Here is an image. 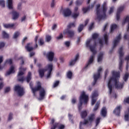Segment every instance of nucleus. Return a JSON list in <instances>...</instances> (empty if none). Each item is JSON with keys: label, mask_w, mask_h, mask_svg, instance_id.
<instances>
[{"label": "nucleus", "mask_w": 129, "mask_h": 129, "mask_svg": "<svg viewBox=\"0 0 129 129\" xmlns=\"http://www.w3.org/2000/svg\"><path fill=\"white\" fill-rule=\"evenodd\" d=\"M112 77H111L108 82V88L109 90V94L112 93V83L114 82L115 87L117 89H121L123 87V84L117 81V78L120 77V74L119 72L113 71L112 72Z\"/></svg>", "instance_id": "1"}, {"label": "nucleus", "mask_w": 129, "mask_h": 129, "mask_svg": "<svg viewBox=\"0 0 129 129\" xmlns=\"http://www.w3.org/2000/svg\"><path fill=\"white\" fill-rule=\"evenodd\" d=\"M29 86L34 95H36V92H37V91H39V100H43V99L45 98V96L46 95V91L44 88L42 87V84L40 81L37 82L36 86L34 88L33 87V86H34L33 82H30L29 83Z\"/></svg>", "instance_id": "2"}, {"label": "nucleus", "mask_w": 129, "mask_h": 129, "mask_svg": "<svg viewBox=\"0 0 129 129\" xmlns=\"http://www.w3.org/2000/svg\"><path fill=\"white\" fill-rule=\"evenodd\" d=\"M96 15L97 19L100 22L102 20L106 19V12L107 11V7L106 6V2H104L102 6V10H100V5L98 4L96 6Z\"/></svg>", "instance_id": "3"}, {"label": "nucleus", "mask_w": 129, "mask_h": 129, "mask_svg": "<svg viewBox=\"0 0 129 129\" xmlns=\"http://www.w3.org/2000/svg\"><path fill=\"white\" fill-rule=\"evenodd\" d=\"M88 102V96L85 94V92L83 91L81 93L80 98H79V102L78 104V108L79 109V111H81L82 109V105L83 103L84 104H87Z\"/></svg>", "instance_id": "4"}, {"label": "nucleus", "mask_w": 129, "mask_h": 129, "mask_svg": "<svg viewBox=\"0 0 129 129\" xmlns=\"http://www.w3.org/2000/svg\"><path fill=\"white\" fill-rule=\"evenodd\" d=\"M90 42H91V39L87 40L86 43V46L87 48H89L91 52H92L94 55H95L97 53L95 49L96 48V46H97V43H96V41L95 40L94 41L93 45H90Z\"/></svg>", "instance_id": "5"}, {"label": "nucleus", "mask_w": 129, "mask_h": 129, "mask_svg": "<svg viewBox=\"0 0 129 129\" xmlns=\"http://www.w3.org/2000/svg\"><path fill=\"white\" fill-rule=\"evenodd\" d=\"M19 72L18 73V74L17 75V78L18 81L20 82H23L25 81V77H24V74H25V73H24V71H26L27 70V68H23V67H21L19 68Z\"/></svg>", "instance_id": "6"}, {"label": "nucleus", "mask_w": 129, "mask_h": 129, "mask_svg": "<svg viewBox=\"0 0 129 129\" xmlns=\"http://www.w3.org/2000/svg\"><path fill=\"white\" fill-rule=\"evenodd\" d=\"M123 50V48H122V47H120L118 50L120 60V61L119 62V69L120 71H122V63H123V59L122 58V57H123L124 53L122 52Z\"/></svg>", "instance_id": "7"}, {"label": "nucleus", "mask_w": 129, "mask_h": 129, "mask_svg": "<svg viewBox=\"0 0 129 129\" xmlns=\"http://www.w3.org/2000/svg\"><path fill=\"white\" fill-rule=\"evenodd\" d=\"M14 91L17 92L19 96H23L25 94V90L24 88L22 87L20 85H16L14 87Z\"/></svg>", "instance_id": "8"}, {"label": "nucleus", "mask_w": 129, "mask_h": 129, "mask_svg": "<svg viewBox=\"0 0 129 129\" xmlns=\"http://www.w3.org/2000/svg\"><path fill=\"white\" fill-rule=\"evenodd\" d=\"M102 71V68H100L97 74H95L94 75V81L93 82V86H94L95 84H96V82H97V80L100 78V72Z\"/></svg>", "instance_id": "9"}, {"label": "nucleus", "mask_w": 129, "mask_h": 129, "mask_svg": "<svg viewBox=\"0 0 129 129\" xmlns=\"http://www.w3.org/2000/svg\"><path fill=\"white\" fill-rule=\"evenodd\" d=\"M122 109V106H121V105L117 106L113 111V113L116 116H120V111H121Z\"/></svg>", "instance_id": "10"}, {"label": "nucleus", "mask_w": 129, "mask_h": 129, "mask_svg": "<svg viewBox=\"0 0 129 129\" xmlns=\"http://www.w3.org/2000/svg\"><path fill=\"white\" fill-rule=\"evenodd\" d=\"M63 34L67 35L69 38H73L75 35L74 31L72 30L66 29L63 31Z\"/></svg>", "instance_id": "11"}, {"label": "nucleus", "mask_w": 129, "mask_h": 129, "mask_svg": "<svg viewBox=\"0 0 129 129\" xmlns=\"http://www.w3.org/2000/svg\"><path fill=\"white\" fill-rule=\"evenodd\" d=\"M120 39H121V35L119 34V35L116 37V39L114 40L113 48L112 50L110 51V54H111V53H112V50H113V48L117 46V44H118V42H119V41H120Z\"/></svg>", "instance_id": "12"}, {"label": "nucleus", "mask_w": 129, "mask_h": 129, "mask_svg": "<svg viewBox=\"0 0 129 129\" xmlns=\"http://www.w3.org/2000/svg\"><path fill=\"white\" fill-rule=\"evenodd\" d=\"M98 96V93L97 92H94L92 94V102H91V105L93 106L94 104H95V102H96V101L97 100V97Z\"/></svg>", "instance_id": "13"}, {"label": "nucleus", "mask_w": 129, "mask_h": 129, "mask_svg": "<svg viewBox=\"0 0 129 129\" xmlns=\"http://www.w3.org/2000/svg\"><path fill=\"white\" fill-rule=\"evenodd\" d=\"M11 14L12 16V20L14 21H16V20H18V19H19V17H20V13L16 11H12Z\"/></svg>", "instance_id": "14"}, {"label": "nucleus", "mask_w": 129, "mask_h": 129, "mask_svg": "<svg viewBox=\"0 0 129 129\" xmlns=\"http://www.w3.org/2000/svg\"><path fill=\"white\" fill-rule=\"evenodd\" d=\"M54 52L53 51H49L46 54V57L48 59V61L52 62L54 59Z\"/></svg>", "instance_id": "15"}, {"label": "nucleus", "mask_w": 129, "mask_h": 129, "mask_svg": "<svg viewBox=\"0 0 129 129\" xmlns=\"http://www.w3.org/2000/svg\"><path fill=\"white\" fill-rule=\"evenodd\" d=\"M26 50H27V52H31L34 50V49H36L35 48V46L33 47L32 46V43H28L26 44V45L25 47Z\"/></svg>", "instance_id": "16"}, {"label": "nucleus", "mask_w": 129, "mask_h": 129, "mask_svg": "<svg viewBox=\"0 0 129 129\" xmlns=\"http://www.w3.org/2000/svg\"><path fill=\"white\" fill-rule=\"evenodd\" d=\"M78 59H79V54L77 53L75 56V59H72L71 61L70 62V66H73L75 65V63H76Z\"/></svg>", "instance_id": "17"}, {"label": "nucleus", "mask_w": 129, "mask_h": 129, "mask_svg": "<svg viewBox=\"0 0 129 129\" xmlns=\"http://www.w3.org/2000/svg\"><path fill=\"white\" fill-rule=\"evenodd\" d=\"M47 70V69H40L38 70V73L40 78H43V77H44V75H45V72H46Z\"/></svg>", "instance_id": "18"}, {"label": "nucleus", "mask_w": 129, "mask_h": 129, "mask_svg": "<svg viewBox=\"0 0 129 129\" xmlns=\"http://www.w3.org/2000/svg\"><path fill=\"white\" fill-rule=\"evenodd\" d=\"M71 11L69 8L63 10V15L65 17H69V16H71Z\"/></svg>", "instance_id": "19"}, {"label": "nucleus", "mask_w": 129, "mask_h": 129, "mask_svg": "<svg viewBox=\"0 0 129 129\" xmlns=\"http://www.w3.org/2000/svg\"><path fill=\"white\" fill-rule=\"evenodd\" d=\"M94 60V56L91 55L89 59V61H88L87 64L85 66V69L87 68V67H88V66H89V65H90V64H92V63H93Z\"/></svg>", "instance_id": "20"}, {"label": "nucleus", "mask_w": 129, "mask_h": 129, "mask_svg": "<svg viewBox=\"0 0 129 129\" xmlns=\"http://www.w3.org/2000/svg\"><path fill=\"white\" fill-rule=\"evenodd\" d=\"M25 79L27 83H30V81L32 80V73L31 72H29L28 73L27 76L26 77Z\"/></svg>", "instance_id": "21"}, {"label": "nucleus", "mask_w": 129, "mask_h": 129, "mask_svg": "<svg viewBox=\"0 0 129 129\" xmlns=\"http://www.w3.org/2000/svg\"><path fill=\"white\" fill-rule=\"evenodd\" d=\"M12 73H15V67L13 66H12L9 71H8L6 73V76L8 75H11Z\"/></svg>", "instance_id": "22"}, {"label": "nucleus", "mask_w": 129, "mask_h": 129, "mask_svg": "<svg viewBox=\"0 0 129 129\" xmlns=\"http://www.w3.org/2000/svg\"><path fill=\"white\" fill-rule=\"evenodd\" d=\"M55 126L58 129H64L65 128V125L60 123V122H55Z\"/></svg>", "instance_id": "23"}, {"label": "nucleus", "mask_w": 129, "mask_h": 129, "mask_svg": "<svg viewBox=\"0 0 129 129\" xmlns=\"http://www.w3.org/2000/svg\"><path fill=\"white\" fill-rule=\"evenodd\" d=\"M125 23H128V25H127V32H128L129 31V16H127L126 17V18H125V19L122 21V25H124V24H125Z\"/></svg>", "instance_id": "24"}, {"label": "nucleus", "mask_w": 129, "mask_h": 129, "mask_svg": "<svg viewBox=\"0 0 129 129\" xmlns=\"http://www.w3.org/2000/svg\"><path fill=\"white\" fill-rule=\"evenodd\" d=\"M88 123V120L85 119L84 122L81 121L80 122L79 128L80 129H84L83 127V125H85V124H87Z\"/></svg>", "instance_id": "25"}, {"label": "nucleus", "mask_w": 129, "mask_h": 129, "mask_svg": "<svg viewBox=\"0 0 129 129\" xmlns=\"http://www.w3.org/2000/svg\"><path fill=\"white\" fill-rule=\"evenodd\" d=\"M4 27L6 29H12L15 27V24H5L4 25Z\"/></svg>", "instance_id": "26"}, {"label": "nucleus", "mask_w": 129, "mask_h": 129, "mask_svg": "<svg viewBox=\"0 0 129 129\" xmlns=\"http://www.w3.org/2000/svg\"><path fill=\"white\" fill-rule=\"evenodd\" d=\"M44 69H47V71H48L49 72H52V71H53V64H47Z\"/></svg>", "instance_id": "27"}, {"label": "nucleus", "mask_w": 129, "mask_h": 129, "mask_svg": "<svg viewBox=\"0 0 129 129\" xmlns=\"http://www.w3.org/2000/svg\"><path fill=\"white\" fill-rule=\"evenodd\" d=\"M94 119H95V114H91L89 116V121H90V122H92V121H93Z\"/></svg>", "instance_id": "28"}, {"label": "nucleus", "mask_w": 129, "mask_h": 129, "mask_svg": "<svg viewBox=\"0 0 129 129\" xmlns=\"http://www.w3.org/2000/svg\"><path fill=\"white\" fill-rule=\"evenodd\" d=\"M101 113L102 116H106L107 112H106V108L105 107H103L102 108Z\"/></svg>", "instance_id": "29"}, {"label": "nucleus", "mask_w": 129, "mask_h": 129, "mask_svg": "<svg viewBox=\"0 0 129 129\" xmlns=\"http://www.w3.org/2000/svg\"><path fill=\"white\" fill-rule=\"evenodd\" d=\"M8 8L13 10V0H8Z\"/></svg>", "instance_id": "30"}, {"label": "nucleus", "mask_w": 129, "mask_h": 129, "mask_svg": "<svg viewBox=\"0 0 129 129\" xmlns=\"http://www.w3.org/2000/svg\"><path fill=\"white\" fill-rule=\"evenodd\" d=\"M81 116L82 118H85L87 116V111L86 110L82 111L81 112Z\"/></svg>", "instance_id": "31"}, {"label": "nucleus", "mask_w": 129, "mask_h": 129, "mask_svg": "<svg viewBox=\"0 0 129 129\" xmlns=\"http://www.w3.org/2000/svg\"><path fill=\"white\" fill-rule=\"evenodd\" d=\"M72 76H73V73H72V72L69 71L67 74V78L72 79Z\"/></svg>", "instance_id": "32"}, {"label": "nucleus", "mask_w": 129, "mask_h": 129, "mask_svg": "<svg viewBox=\"0 0 129 129\" xmlns=\"http://www.w3.org/2000/svg\"><path fill=\"white\" fill-rule=\"evenodd\" d=\"M99 105H100V102H97L93 109V111H96V110H97V109H98L99 108Z\"/></svg>", "instance_id": "33"}, {"label": "nucleus", "mask_w": 129, "mask_h": 129, "mask_svg": "<svg viewBox=\"0 0 129 129\" xmlns=\"http://www.w3.org/2000/svg\"><path fill=\"white\" fill-rule=\"evenodd\" d=\"M2 36L4 39H9V37H10L9 34L7 33L6 31H3Z\"/></svg>", "instance_id": "34"}, {"label": "nucleus", "mask_w": 129, "mask_h": 129, "mask_svg": "<svg viewBox=\"0 0 129 129\" xmlns=\"http://www.w3.org/2000/svg\"><path fill=\"white\" fill-rule=\"evenodd\" d=\"M116 28H117V25L116 24H112V25L111 26L110 32L112 33Z\"/></svg>", "instance_id": "35"}, {"label": "nucleus", "mask_w": 129, "mask_h": 129, "mask_svg": "<svg viewBox=\"0 0 129 129\" xmlns=\"http://www.w3.org/2000/svg\"><path fill=\"white\" fill-rule=\"evenodd\" d=\"M68 116H69V121H70V122H71V123L74 124V120H73V119L72 118V117H73V115L69 113V114H68Z\"/></svg>", "instance_id": "36"}, {"label": "nucleus", "mask_w": 129, "mask_h": 129, "mask_svg": "<svg viewBox=\"0 0 129 129\" xmlns=\"http://www.w3.org/2000/svg\"><path fill=\"white\" fill-rule=\"evenodd\" d=\"M38 43L40 46H43L45 44V42L44 41V39L40 38L38 39Z\"/></svg>", "instance_id": "37"}, {"label": "nucleus", "mask_w": 129, "mask_h": 129, "mask_svg": "<svg viewBox=\"0 0 129 129\" xmlns=\"http://www.w3.org/2000/svg\"><path fill=\"white\" fill-rule=\"evenodd\" d=\"M103 57V54L102 53H99L98 56V62H101L102 61V58Z\"/></svg>", "instance_id": "38"}, {"label": "nucleus", "mask_w": 129, "mask_h": 129, "mask_svg": "<svg viewBox=\"0 0 129 129\" xmlns=\"http://www.w3.org/2000/svg\"><path fill=\"white\" fill-rule=\"evenodd\" d=\"M104 38L105 40V43L106 45H108V36L107 34H105L104 35Z\"/></svg>", "instance_id": "39"}, {"label": "nucleus", "mask_w": 129, "mask_h": 129, "mask_svg": "<svg viewBox=\"0 0 129 129\" xmlns=\"http://www.w3.org/2000/svg\"><path fill=\"white\" fill-rule=\"evenodd\" d=\"M39 38V35H36L34 39V41L35 43V45H34V48H38V38Z\"/></svg>", "instance_id": "40"}, {"label": "nucleus", "mask_w": 129, "mask_h": 129, "mask_svg": "<svg viewBox=\"0 0 129 129\" xmlns=\"http://www.w3.org/2000/svg\"><path fill=\"white\" fill-rule=\"evenodd\" d=\"M124 119L125 121H129V111L127 112V113H125L124 115Z\"/></svg>", "instance_id": "41"}, {"label": "nucleus", "mask_w": 129, "mask_h": 129, "mask_svg": "<svg viewBox=\"0 0 129 129\" xmlns=\"http://www.w3.org/2000/svg\"><path fill=\"white\" fill-rule=\"evenodd\" d=\"M128 77H129L128 73H125V74L123 78L124 81H125V82L127 81V79H128Z\"/></svg>", "instance_id": "42"}, {"label": "nucleus", "mask_w": 129, "mask_h": 129, "mask_svg": "<svg viewBox=\"0 0 129 129\" xmlns=\"http://www.w3.org/2000/svg\"><path fill=\"white\" fill-rule=\"evenodd\" d=\"M123 10H124V6H121L117 9V13L120 14V13H121Z\"/></svg>", "instance_id": "43"}, {"label": "nucleus", "mask_w": 129, "mask_h": 129, "mask_svg": "<svg viewBox=\"0 0 129 129\" xmlns=\"http://www.w3.org/2000/svg\"><path fill=\"white\" fill-rule=\"evenodd\" d=\"M83 28H84V26L83 24H80L78 27V32L79 33H81L83 30Z\"/></svg>", "instance_id": "44"}, {"label": "nucleus", "mask_w": 129, "mask_h": 129, "mask_svg": "<svg viewBox=\"0 0 129 129\" xmlns=\"http://www.w3.org/2000/svg\"><path fill=\"white\" fill-rule=\"evenodd\" d=\"M99 36V35L97 33H94L92 35V38L93 39V40H96V39H97V38H98V37Z\"/></svg>", "instance_id": "45"}, {"label": "nucleus", "mask_w": 129, "mask_h": 129, "mask_svg": "<svg viewBox=\"0 0 129 129\" xmlns=\"http://www.w3.org/2000/svg\"><path fill=\"white\" fill-rule=\"evenodd\" d=\"M89 10H90V6H88L87 8H83L82 11L83 13L85 14L86 13H87V12H88Z\"/></svg>", "instance_id": "46"}, {"label": "nucleus", "mask_w": 129, "mask_h": 129, "mask_svg": "<svg viewBox=\"0 0 129 129\" xmlns=\"http://www.w3.org/2000/svg\"><path fill=\"white\" fill-rule=\"evenodd\" d=\"M45 40L47 42H50L52 40V37L50 35H46Z\"/></svg>", "instance_id": "47"}, {"label": "nucleus", "mask_w": 129, "mask_h": 129, "mask_svg": "<svg viewBox=\"0 0 129 129\" xmlns=\"http://www.w3.org/2000/svg\"><path fill=\"white\" fill-rule=\"evenodd\" d=\"M75 23H70L68 25V29H71V28H72V27L75 28Z\"/></svg>", "instance_id": "48"}, {"label": "nucleus", "mask_w": 129, "mask_h": 129, "mask_svg": "<svg viewBox=\"0 0 129 129\" xmlns=\"http://www.w3.org/2000/svg\"><path fill=\"white\" fill-rule=\"evenodd\" d=\"M8 63L10 64V65H12V64H13V60L12 59H9L6 60L5 64H8Z\"/></svg>", "instance_id": "49"}, {"label": "nucleus", "mask_w": 129, "mask_h": 129, "mask_svg": "<svg viewBox=\"0 0 129 129\" xmlns=\"http://www.w3.org/2000/svg\"><path fill=\"white\" fill-rule=\"evenodd\" d=\"M59 83H60V81H56L54 83V84H53V88H55L57 87V86H58V85H59Z\"/></svg>", "instance_id": "50"}, {"label": "nucleus", "mask_w": 129, "mask_h": 129, "mask_svg": "<svg viewBox=\"0 0 129 129\" xmlns=\"http://www.w3.org/2000/svg\"><path fill=\"white\" fill-rule=\"evenodd\" d=\"M20 36V32H16L14 33V35L13 36V39H17Z\"/></svg>", "instance_id": "51"}, {"label": "nucleus", "mask_w": 129, "mask_h": 129, "mask_svg": "<svg viewBox=\"0 0 129 129\" xmlns=\"http://www.w3.org/2000/svg\"><path fill=\"white\" fill-rule=\"evenodd\" d=\"M101 118L100 117H98L96 119V126H97L98 124H99V122H100V119Z\"/></svg>", "instance_id": "52"}, {"label": "nucleus", "mask_w": 129, "mask_h": 129, "mask_svg": "<svg viewBox=\"0 0 129 129\" xmlns=\"http://www.w3.org/2000/svg\"><path fill=\"white\" fill-rule=\"evenodd\" d=\"M0 6H1L2 8H5V7L6 6L5 4V1L0 0Z\"/></svg>", "instance_id": "53"}, {"label": "nucleus", "mask_w": 129, "mask_h": 129, "mask_svg": "<svg viewBox=\"0 0 129 129\" xmlns=\"http://www.w3.org/2000/svg\"><path fill=\"white\" fill-rule=\"evenodd\" d=\"M99 43L100 44V48H102L103 47V41H102V39H99Z\"/></svg>", "instance_id": "54"}, {"label": "nucleus", "mask_w": 129, "mask_h": 129, "mask_svg": "<svg viewBox=\"0 0 129 129\" xmlns=\"http://www.w3.org/2000/svg\"><path fill=\"white\" fill-rule=\"evenodd\" d=\"M79 16V13H74L72 14V17L74 19H77V18Z\"/></svg>", "instance_id": "55"}, {"label": "nucleus", "mask_w": 129, "mask_h": 129, "mask_svg": "<svg viewBox=\"0 0 129 129\" xmlns=\"http://www.w3.org/2000/svg\"><path fill=\"white\" fill-rule=\"evenodd\" d=\"M83 2L80 0H77L76 2V6H80V5H82Z\"/></svg>", "instance_id": "56"}, {"label": "nucleus", "mask_w": 129, "mask_h": 129, "mask_svg": "<svg viewBox=\"0 0 129 129\" xmlns=\"http://www.w3.org/2000/svg\"><path fill=\"white\" fill-rule=\"evenodd\" d=\"M114 10V7H112L110 8V10L109 11V14L110 15L113 13V11Z\"/></svg>", "instance_id": "57"}, {"label": "nucleus", "mask_w": 129, "mask_h": 129, "mask_svg": "<svg viewBox=\"0 0 129 129\" xmlns=\"http://www.w3.org/2000/svg\"><path fill=\"white\" fill-rule=\"evenodd\" d=\"M93 26H94V22H93L91 24L89 27V31H91L92 30V28H93Z\"/></svg>", "instance_id": "58"}, {"label": "nucleus", "mask_w": 129, "mask_h": 129, "mask_svg": "<svg viewBox=\"0 0 129 129\" xmlns=\"http://www.w3.org/2000/svg\"><path fill=\"white\" fill-rule=\"evenodd\" d=\"M116 19L117 21H119V19H120V13L117 12L116 13Z\"/></svg>", "instance_id": "59"}, {"label": "nucleus", "mask_w": 129, "mask_h": 129, "mask_svg": "<svg viewBox=\"0 0 129 129\" xmlns=\"http://www.w3.org/2000/svg\"><path fill=\"white\" fill-rule=\"evenodd\" d=\"M13 119V113H10L9 115L8 120H12Z\"/></svg>", "instance_id": "60"}, {"label": "nucleus", "mask_w": 129, "mask_h": 129, "mask_svg": "<svg viewBox=\"0 0 129 129\" xmlns=\"http://www.w3.org/2000/svg\"><path fill=\"white\" fill-rule=\"evenodd\" d=\"M124 103H129V97L125 98L123 101Z\"/></svg>", "instance_id": "61"}, {"label": "nucleus", "mask_w": 129, "mask_h": 129, "mask_svg": "<svg viewBox=\"0 0 129 129\" xmlns=\"http://www.w3.org/2000/svg\"><path fill=\"white\" fill-rule=\"evenodd\" d=\"M63 38V34L60 33L59 36L56 37L57 40H60Z\"/></svg>", "instance_id": "62"}, {"label": "nucleus", "mask_w": 129, "mask_h": 129, "mask_svg": "<svg viewBox=\"0 0 129 129\" xmlns=\"http://www.w3.org/2000/svg\"><path fill=\"white\" fill-rule=\"evenodd\" d=\"M64 45L66 47H70V41H66L64 42Z\"/></svg>", "instance_id": "63"}, {"label": "nucleus", "mask_w": 129, "mask_h": 129, "mask_svg": "<svg viewBox=\"0 0 129 129\" xmlns=\"http://www.w3.org/2000/svg\"><path fill=\"white\" fill-rule=\"evenodd\" d=\"M4 47H5V42H0V49H2V48H4Z\"/></svg>", "instance_id": "64"}]
</instances>
